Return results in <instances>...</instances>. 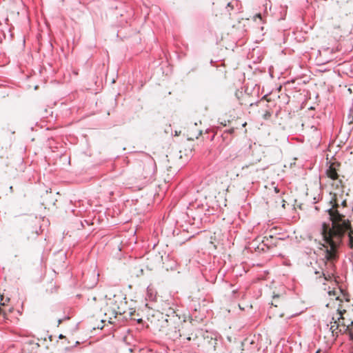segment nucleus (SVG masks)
I'll return each mask as SVG.
<instances>
[{"label": "nucleus", "mask_w": 353, "mask_h": 353, "mask_svg": "<svg viewBox=\"0 0 353 353\" xmlns=\"http://www.w3.org/2000/svg\"><path fill=\"white\" fill-rule=\"evenodd\" d=\"M175 330L177 336H171L174 340L181 338L188 341L192 340L194 345L204 351L215 350L216 340L209 336L199 335L191 323L181 320L180 325L176 326Z\"/></svg>", "instance_id": "39448f33"}, {"label": "nucleus", "mask_w": 353, "mask_h": 353, "mask_svg": "<svg viewBox=\"0 0 353 353\" xmlns=\"http://www.w3.org/2000/svg\"><path fill=\"white\" fill-rule=\"evenodd\" d=\"M266 204L272 209L277 208L281 203L282 207L284 208L285 204L283 203L284 201L279 194V191L276 188L274 191H271L266 194L265 196Z\"/></svg>", "instance_id": "1a4fd4ad"}, {"label": "nucleus", "mask_w": 353, "mask_h": 353, "mask_svg": "<svg viewBox=\"0 0 353 353\" xmlns=\"http://www.w3.org/2000/svg\"><path fill=\"white\" fill-rule=\"evenodd\" d=\"M347 232L348 233V237H349V246L350 248H353V229L351 227V223H350L349 227L347 229H345L344 230V232L343 234V236H341V242L343 241V239L345 236V234Z\"/></svg>", "instance_id": "ddd939ff"}, {"label": "nucleus", "mask_w": 353, "mask_h": 353, "mask_svg": "<svg viewBox=\"0 0 353 353\" xmlns=\"http://www.w3.org/2000/svg\"><path fill=\"white\" fill-rule=\"evenodd\" d=\"M256 17H258L259 18L261 19V14H256Z\"/></svg>", "instance_id": "dca6fc26"}, {"label": "nucleus", "mask_w": 353, "mask_h": 353, "mask_svg": "<svg viewBox=\"0 0 353 353\" xmlns=\"http://www.w3.org/2000/svg\"><path fill=\"white\" fill-rule=\"evenodd\" d=\"M153 159L147 156L136 160V164L134 168V174L136 179H142L149 177L154 170Z\"/></svg>", "instance_id": "0eeeda50"}, {"label": "nucleus", "mask_w": 353, "mask_h": 353, "mask_svg": "<svg viewBox=\"0 0 353 353\" xmlns=\"http://www.w3.org/2000/svg\"><path fill=\"white\" fill-rule=\"evenodd\" d=\"M325 225L321 234L325 242L324 268H322L321 274L326 281L331 280L336 272L335 263L339 259V249L341 245L342 234L339 233H330Z\"/></svg>", "instance_id": "f03ea898"}, {"label": "nucleus", "mask_w": 353, "mask_h": 353, "mask_svg": "<svg viewBox=\"0 0 353 353\" xmlns=\"http://www.w3.org/2000/svg\"><path fill=\"white\" fill-rule=\"evenodd\" d=\"M330 204L331 208L327 210L330 216V223L323 222L321 225V231H323L324 226L327 228V230L330 233L343 234L344 230L347 229L350 221L346 219L345 208L347 206V196L344 192L341 190H336L335 192L330 193Z\"/></svg>", "instance_id": "f257e3e1"}, {"label": "nucleus", "mask_w": 353, "mask_h": 353, "mask_svg": "<svg viewBox=\"0 0 353 353\" xmlns=\"http://www.w3.org/2000/svg\"><path fill=\"white\" fill-rule=\"evenodd\" d=\"M181 319L177 316H165L161 315L159 318L151 321V325L156 331L164 333L171 336H177L175 328L180 325Z\"/></svg>", "instance_id": "423d86ee"}, {"label": "nucleus", "mask_w": 353, "mask_h": 353, "mask_svg": "<svg viewBox=\"0 0 353 353\" xmlns=\"http://www.w3.org/2000/svg\"><path fill=\"white\" fill-rule=\"evenodd\" d=\"M352 330H347L349 332L350 337L351 340H353V332H351Z\"/></svg>", "instance_id": "2eb2a0df"}, {"label": "nucleus", "mask_w": 353, "mask_h": 353, "mask_svg": "<svg viewBox=\"0 0 353 353\" xmlns=\"http://www.w3.org/2000/svg\"><path fill=\"white\" fill-rule=\"evenodd\" d=\"M1 305H3V307H1L0 306V318L2 317L3 321L8 320V312H11L12 311V309L9 308L7 311L6 310V308L4 307L5 303H2Z\"/></svg>", "instance_id": "4468645a"}, {"label": "nucleus", "mask_w": 353, "mask_h": 353, "mask_svg": "<svg viewBox=\"0 0 353 353\" xmlns=\"http://www.w3.org/2000/svg\"><path fill=\"white\" fill-rule=\"evenodd\" d=\"M279 239L270 235L269 236H265L262 241V243L261 245V249L262 250H265V248L266 247L268 250L276 246L277 243Z\"/></svg>", "instance_id": "9b49d317"}, {"label": "nucleus", "mask_w": 353, "mask_h": 353, "mask_svg": "<svg viewBox=\"0 0 353 353\" xmlns=\"http://www.w3.org/2000/svg\"><path fill=\"white\" fill-rule=\"evenodd\" d=\"M59 338H60V339H62V338H65V336H63L62 334H61V335L59 336Z\"/></svg>", "instance_id": "f3484780"}, {"label": "nucleus", "mask_w": 353, "mask_h": 353, "mask_svg": "<svg viewBox=\"0 0 353 353\" xmlns=\"http://www.w3.org/2000/svg\"><path fill=\"white\" fill-rule=\"evenodd\" d=\"M125 303L117 296L98 299L94 297L89 301L88 307L93 315L103 314L107 319L111 320L112 318H116L118 314H123L125 312L123 307Z\"/></svg>", "instance_id": "20e7f679"}, {"label": "nucleus", "mask_w": 353, "mask_h": 353, "mask_svg": "<svg viewBox=\"0 0 353 353\" xmlns=\"http://www.w3.org/2000/svg\"><path fill=\"white\" fill-rule=\"evenodd\" d=\"M17 163L14 161L12 155H9L8 152H6L2 157H1L0 168L5 172H11L17 170Z\"/></svg>", "instance_id": "9d476101"}, {"label": "nucleus", "mask_w": 353, "mask_h": 353, "mask_svg": "<svg viewBox=\"0 0 353 353\" xmlns=\"http://www.w3.org/2000/svg\"><path fill=\"white\" fill-rule=\"evenodd\" d=\"M340 166V164L336 162L332 163L328 169L326 170V175L328 178L336 180L339 178L338 174V168Z\"/></svg>", "instance_id": "f8f14e48"}, {"label": "nucleus", "mask_w": 353, "mask_h": 353, "mask_svg": "<svg viewBox=\"0 0 353 353\" xmlns=\"http://www.w3.org/2000/svg\"><path fill=\"white\" fill-rule=\"evenodd\" d=\"M247 125V123L245 122L243 124V126L245 127V125Z\"/></svg>", "instance_id": "a211bd4d"}, {"label": "nucleus", "mask_w": 353, "mask_h": 353, "mask_svg": "<svg viewBox=\"0 0 353 353\" xmlns=\"http://www.w3.org/2000/svg\"><path fill=\"white\" fill-rule=\"evenodd\" d=\"M329 296L331 297V301L327 303L326 306L336 310V313L333 314L330 321V330L333 336L337 335L340 327H343L345 330H350L353 328V305L343 307L341 303L343 301L336 296L334 291H330Z\"/></svg>", "instance_id": "7ed1b4c3"}, {"label": "nucleus", "mask_w": 353, "mask_h": 353, "mask_svg": "<svg viewBox=\"0 0 353 353\" xmlns=\"http://www.w3.org/2000/svg\"><path fill=\"white\" fill-rule=\"evenodd\" d=\"M271 312L276 316L283 317L288 310V301L281 295L274 294L272 301V306L270 307Z\"/></svg>", "instance_id": "6e6552de"}]
</instances>
